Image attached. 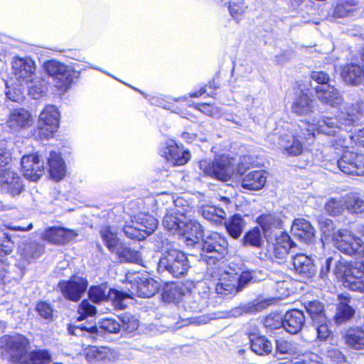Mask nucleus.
<instances>
[{
  "instance_id": "1",
  "label": "nucleus",
  "mask_w": 364,
  "mask_h": 364,
  "mask_svg": "<svg viewBox=\"0 0 364 364\" xmlns=\"http://www.w3.org/2000/svg\"><path fill=\"white\" fill-rule=\"evenodd\" d=\"M363 114L359 105H353L346 112H341L337 117H323L312 119V122H301L292 131H278L267 135V141L276 147L282 149L287 156H299L302 154L305 144L314 141L315 132L326 135H336L341 129L348 134L349 143L342 146L348 147L350 144L364 147V127L356 129L360 123Z\"/></svg>"
},
{
  "instance_id": "2",
  "label": "nucleus",
  "mask_w": 364,
  "mask_h": 364,
  "mask_svg": "<svg viewBox=\"0 0 364 364\" xmlns=\"http://www.w3.org/2000/svg\"><path fill=\"white\" fill-rule=\"evenodd\" d=\"M320 228L326 237L331 238L333 246L347 255L354 256L363 245L361 239L354 237L349 230H335L333 223L330 219L321 221Z\"/></svg>"
},
{
  "instance_id": "3",
  "label": "nucleus",
  "mask_w": 364,
  "mask_h": 364,
  "mask_svg": "<svg viewBox=\"0 0 364 364\" xmlns=\"http://www.w3.org/2000/svg\"><path fill=\"white\" fill-rule=\"evenodd\" d=\"M228 242L225 237L214 232L203 240L201 259L208 265L216 264L228 253Z\"/></svg>"
},
{
  "instance_id": "4",
  "label": "nucleus",
  "mask_w": 364,
  "mask_h": 364,
  "mask_svg": "<svg viewBox=\"0 0 364 364\" xmlns=\"http://www.w3.org/2000/svg\"><path fill=\"white\" fill-rule=\"evenodd\" d=\"M338 278H341L346 288L352 291H364V265L353 264L339 261L334 270Z\"/></svg>"
},
{
  "instance_id": "5",
  "label": "nucleus",
  "mask_w": 364,
  "mask_h": 364,
  "mask_svg": "<svg viewBox=\"0 0 364 364\" xmlns=\"http://www.w3.org/2000/svg\"><path fill=\"white\" fill-rule=\"evenodd\" d=\"M29 340L23 335H4L0 338V348L6 350L13 364H26Z\"/></svg>"
},
{
  "instance_id": "6",
  "label": "nucleus",
  "mask_w": 364,
  "mask_h": 364,
  "mask_svg": "<svg viewBox=\"0 0 364 364\" xmlns=\"http://www.w3.org/2000/svg\"><path fill=\"white\" fill-rule=\"evenodd\" d=\"M235 159L228 156H221L213 162L201 160L199 168L205 176H210L222 181H228L232 176Z\"/></svg>"
},
{
  "instance_id": "7",
  "label": "nucleus",
  "mask_w": 364,
  "mask_h": 364,
  "mask_svg": "<svg viewBox=\"0 0 364 364\" xmlns=\"http://www.w3.org/2000/svg\"><path fill=\"white\" fill-rule=\"evenodd\" d=\"M189 268L190 264L186 255L175 249L168 250L158 263L159 272H167L176 278L185 276Z\"/></svg>"
},
{
  "instance_id": "8",
  "label": "nucleus",
  "mask_w": 364,
  "mask_h": 364,
  "mask_svg": "<svg viewBox=\"0 0 364 364\" xmlns=\"http://www.w3.org/2000/svg\"><path fill=\"white\" fill-rule=\"evenodd\" d=\"M158 225V220L152 215L139 213L124 228L125 235L131 239L144 240L153 233Z\"/></svg>"
},
{
  "instance_id": "9",
  "label": "nucleus",
  "mask_w": 364,
  "mask_h": 364,
  "mask_svg": "<svg viewBox=\"0 0 364 364\" xmlns=\"http://www.w3.org/2000/svg\"><path fill=\"white\" fill-rule=\"evenodd\" d=\"M60 112L54 105H47L39 115V135L44 139L53 136L59 126Z\"/></svg>"
},
{
  "instance_id": "10",
  "label": "nucleus",
  "mask_w": 364,
  "mask_h": 364,
  "mask_svg": "<svg viewBox=\"0 0 364 364\" xmlns=\"http://www.w3.org/2000/svg\"><path fill=\"white\" fill-rule=\"evenodd\" d=\"M159 153L172 166L184 165L191 157L189 151L182 150L173 139H166L162 141Z\"/></svg>"
},
{
  "instance_id": "11",
  "label": "nucleus",
  "mask_w": 364,
  "mask_h": 364,
  "mask_svg": "<svg viewBox=\"0 0 364 364\" xmlns=\"http://www.w3.org/2000/svg\"><path fill=\"white\" fill-rule=\"evenodd\" d=\"M43 68L47 74L53 78L55 86L63 90H68L72 82V76L66 65L55 60H50L44 63Z\"/></svg>"
},
{
  "instance_id": "12",
  "label": "nucleus",
  "mask_w": 364,
  "mask_h": 364,
  "mask_svg": "<svg viewBox=\"0 0 364 364\" xmlns=\"http://www.w3.org/2000/svg\"><path fill=\"white\" fill-rule=\"evenodd\" d=\"M337 166L346 174L364 176V154L346 151L338 160Z\"/></svg>"
},
{
  "instance_id": "13",
  "label": "nucleus",
  "mask_w": 364,
  "mask_h": 364,
  "mask_svg": "<svg viewBox=\"0 0 364 364\" xmlns=\"http://www.w3.org/2000/svg\"><path fill=\"white\" fill-rule=\"evenodd\" d=\"M0 189L12 197L18 196L24 189L23 180L19 174L11 168L0 171Z\"/></svg>"
},
{
  "instance_id": "14",
  "label": "nucleus",
  "mask_w": 364,
  "mask_h": 364,
  "mask_svg": "<svg viewBox=\"0 0 364 364\" xmlns=\"http://www.w3.org/2000/svg\"><path fill=\"white\" fill-rule=\"evenodd\" d=\"M315 90L316 97L321 102L338 108L340 110L339 114L341 112H346L351 107L343 104L340 92L331 85H318Z\"/></svg>"
},
{
  "instance_id": "15",
  "label": "nucleus",
  "mask_w": 364,
  "mask_h": 364,
  "mask_svg": "<svg viewBox=\"0 0 364 364\" xmlns=\"http://www.w3.org/2000/svg\"><path fill=\"white\" fill-rule=\"evenodd\" d=\"M58 287L65 298L77 301L87 289V281L85 278L74 276L68 281L59 282Z\"/></svg>"
},
{
  "instance_id": "16",
  "label": "nucleus",
  "mask_w": 364,
  "mask_h": 364,
  "mask_svg": "<svg viewBox=\"0 0 364 364\" xmlns=\"http://www.w3.org/2000/svg\"><path fill=\"white\" fill-rule=\"evenodd\" d=\"M21 162L23 175L28 179L37 181L43 175L44 162L37 154L23 156Z\"/></svg>"
},
{
  "instance_id": "17",
  "label": "nucleus",
  "mask_w": 364,
  "mask_h": 364,
  "mask_svg": "<svg viewBox=\"0 0 364 364\" xmlns=\"http://www.w3.org/2000/svg\"><path fill=\"white\" fill-rule=\"evenodd\" d=\"M130 283L131 293L139 297H151L159 289V283L146 276L136 275Z\"/></svg>"
},
{
  "instance_id": "18",
  "label": "nucleus",
  "mask_w": 364,
  "mask_h": 364,
  "mask_svg": "<svg viewBox=\"0 0 364 364\" xmlns=\"http://www.w3.org/2000/svg\"><path fill=\"white\" fill-rule=\"evenodd\" d=\"M88 295L90 299L94 303L109 299L114 301L118 306L121 305L122 302L128 297L127 294L117 289H109L107 294V287L104 284L91 287Z\"/></svg>"
},
{
  "instance_id": "19",
  "label": "nucleus",
  "mask_w": 364,
  "mask_h": 364,
  "mask_svg": "<svg viewBox=\"0 0 364 364\" xmlns=\"http://www.w3.org/2000/svg\"><path fill=\"white\" fill-rule=\"evenodd\" d=\"M15 77L21 84L30 81L36 75L35 62L30 58H16L12 64Z\"/></svg>"
},
{
  "instance_id": "20",
  "label": "nucleus",
  "mask_w": 364,
  "mask_h": 364,
  "mask_svg": "<svg viewBox=\"0 0 364 364\" xmlns=\"http://www.w3.org/2000/svg\"><path fill=\"white\" fill-rule=\"evenodd\" d=\"M77 235L74 230L53 227L44 231L42 238L52 244H65L73 240Z\"/></svg>"
},
{
  "instance_id": "21",
  "label": "nucleus",
  "mask_w": 364,
  "mask_h": 364,
  "mask_svg": "<svg viewBox=\"0 0 364 364\" xmlns=\"http://www.w3.org/2000/svg\"><path fill=\"white\" fill-rule=\"evenodd\" d=\"M294 270L301 278L311 279L316 274V269L313 259L303 253H296L292 256Z\"/></svg>"
},
{
  "instance_id": "22",
  "label": "nucleus",
  "mask_w": 364,
  "mask_h": 364,
  "mask_svg": "<svg viewBox=\"0 0 364 364\" xmlns=\"http://www.w3.org/2000/svg\"><path fill=\"white\" fill-rule=\"evenodd\" d=\"M292 235L304 243H310L315 236V230L311 224L304 218L295 219L291 225Z\"/></svg>"
},
{
  "instance_id": "23",
  "label": "nucleus",
  "mask_w": 364,
  "mask_h": 364,
  "mask_svg": "<svg viewBox=\"0 0 364 364\" xmlns=\"http://www.w3.org/2000/svg\"><path fill=\"white\" fill-rule=\"evenodd\" d=\"M182 223L183 228L180 235H186L187 245H193L198 243L199 239L203 237L202 225L193 216L182 221Z\"/></svg>"
},
{
  "instance_id": "24",
  "label": "nucleus",
  "mask_w": 364,
  "mask_h": 364,
  "mask_svg": "<svg viewBox=\"0 0 364 364\" xmlns=\"http://www.w3.org/2000/svg\"><path fill=\"white\" fill-rule=\"evenodd\" d=\"M164 200H166V203L170 202L173 208H170L169 210L174 214L178 215L182 220H186L193 216L194 212L192 207H191L184 199L177 198L173 200L170 196L163 195L156 200V203L159 204V203H163Z\"/></svg>"
},
{
  "instance_id": "25",
  "label": "nucleus",
  "mask_w": 364,
  "mask_h": 364,
  "mask_svg": "<svg viewBox=\"0 0 364 364\" xmlns=\"http://www.w3.org/2000/svg\"><path fill=\"white\" fill-rule=\"evenodd\" d=\"M284 329L291 334H296L305 323V316L302 311L291 309L283 316Z\"/></svg>"
},
{
  "instance_id": "26",
  "label": "nucleus",
  "mask_w": 364,
  "mask_h": 364,
  "mask_svg": "<svg viewBox=\"0 0 364 364\" xmlns=\"http://www.w3.org/2000/svg\"><path fill=\"white\" fill-rule=\"evenodd\" d=\"M219 280L220 282L215 287V290L218 294L222 296L235 294L241 291V288L238 287L237 274L225 272Z\"/></svg>"
},
{
  "instance_id": "27",
  "label": "nucleus",
  "mask_w": 364,
  "mask_h": 364,
  "mask_svg": "<svg viewBox=\"0 0 364 364\" xmlns=\"http://www.w3.org/2000/svg\"><path fill=\"white\" fill-rule=\"evenodd\" d=\"M33 124L31 113L24 109H14L7 120L8 127L14 131L26 129Z\"/></svg>"
},
{
  "instance_id": "28",
  "label": "nucleus",
  "mask_w": 364,
  "mask_h": 364,
  "mask_svg": "<svg viewBox=\"0 0 364 364\" xmlns=\"http://www.w3.org/2000/svg\"><path fill=\"white\" fill-rule=\"evenodd\" d=\"M268 173L264 170H257L245 174L242 179V187L249 191L262 189L267 181Z\"/></svg>"
},
{
  "instance_id": "29",
  "label": "nucleus",
  "mask_w": 364,
  "mask_h": 364,
  "mask_svg": "<svg viewBox=\"0 0 364 364\" xmlns=\"http://www.w3.org/2000/svg\"><path fill=\"white\" fill-rule=\"evenodd\" d=\"M250 348L258 355H267L272 352L273 345L264 336L257 333H248Z\"/></svg>"
},
{
  "instance_id": "30",
  "label": "nucleus",
  "mask_w": 364,
  "mask_h": 364,
  "mask_svg": "<svg viewBox=\"0 0 364 364\" xmlns=\"http://www.w3.org/2000/svg\"><path fill=\"white\" fill-rule=\"evenodd\" d=\"M50 176L55 181L62 180L66 173V166L60 154L52 151L48 158Z\"/></svg>"
},
{
  "instance_id": "31",
  "label": "nucleus",
  "mask_w": 364,
  "mask_h": 364,
  "mask_svg": "<svg viewBox=\"0 0 364 364\" xmlns=\"http://www.w3.org/2000/svg\"><path fill=\"white\" fill-rule=\"evenodd\" d=\"M314 100L307 94L301 92L294 99L291 105V112L296 115H308L314 111Z\"/></svg>"
},
{
  "instance_id": "32",
  "label": "nucleus",
  "mask_w": 364,
  "mask_h": 364,
  "mask_svg": "<svg viewBox=\"0 0 364 364\" xmlns=\"http://www.w3.org/2000/svg\"><path fill=\"white\" fill-rule=\"evenodd\" d=\"M341 75L343 80L350 85H358L364 81L363 68L354 63L346 65L342 69Z\"/></svg>"
},
{
  "instance_id": "33",
  "label": "nucleus",
  "mask_w": 364,
  "mask_h": 364,
  "mask_svg": "<svg viewBox=\"0 0 364 364\" xmlns=\"http://www.w3.org/2000/svg\"><path fill=\"white\" fill-rule=\"evenodd\" d=\"M296 245L291 241L287 233L282 232L276 239L274 245V255L278 259H284L290 252H294Z\"/></svg>"
},
{
  "instance_id": "34",
  "label": "nucleus",
  "mask_w": 364,
  "mask_h": 364,
  "mask_svg": "<svg viewBox=\"0 0 364 364\" xmlns=\"http://www.w3.org/2000/svg\"><path fill=\"white\" fill-rule=\"evenodd\" d=\"M112 352L109 349L105 347L92 346L85 350L86 360L92 364L105 363L110 361Z\"/></svg>"
},
{
  "instance_id": "35",
  "label": "nucleus",
  "mask_w": 364,
  "mask_h": 364,
  "mask_svg": "<svg viewBox=\"0 0 364 364\" xmlns=\"http://www.w3.org/2000/svg\"><path fill=\"white\" fill-rule=\"evenodd\" d=\"M245 225L246 223L245 220L239 214L232 215L225 223L227 232L232 238L235 239L240 237Z\"/></svg>"
},
{
  "instance_id": "36",
  "label": "nucleus",
  "mask_w": 364,
  "mask_h": 364,
  "mask_svg": "<svg viewBox=\"0 0 364 364\" xmlns=\"http://www.w3.org/2000/svg\"><path fill=\"white\" fill-rule=\"evenodd\" d=\"M23 85L27 87L28 93L34 99H38L47 91V86L44 79L36 74Z\"/></svg>"
},
{
  "instance_id": "37",
  "label": "nucleus",
  "mask_w": 364,
  "mask_h": 364,
  "mask_svg": "<svg viewBox=\"0 0 364 364\" xmlns=\"http://www.w3.org/2000/svg\"><path fill=\"white\" fill-rule=\"evenodd\" d=\"M69 334L75 336L90 338L91 340H97L100 335V330L96 326H87L82 324L70 325L68 328Z\"/></svg>"
},
{
  "instance_id": "38",
  "label": "nucleus",
  "mask_w": 364,
  "mask_h": 364,
  "mask_svg": "<svg viewBox=\"0 0 364 364\" xmlns=\"http://www.w3.org/2000/svg\"><path fill=\"white\" fill-rule=\"evenodd\" d=\"M121 262H133L139 264H142L141 255L139 252L122 245V244L114 250Z\"/></svg>"
},
{
  "instance_id": "39",
  "label": "nucleus",
  "mask_w": 364,
  "mask_h": 364,
  "mask_svg": "<svg viewBox=\"0 0 364 364\" xmlns=\"http://www.w3.org/2000/svg\"><path fill=\"white\" fill-rule=\"evenodd\" d=\"M264 304L262 303H257L255 304H247L242 306H237L230 309V311L222 312L220 318H232L238 317L244 314H254L261 311Z\"/></svg>"
},
{
  "instance_id": "40",
  "label": "nucleus",
  "mask_w": 364,
  "mask_h": 364,
  "mask_svg": "<svg viewBox=\"0 0 364 364\" xmlns=\"http://www.w3.org/2000/svg\"><path fill=\"white\" fill-rule=\"evenodd\" d=\"M21 255L28 261L39 257L44 251L43 246L36 242H26L19 250Z\"/></svg>"
},
{
  "instance_id": "41",
  "label": "nucleus",
  "mask_w": 364,
  "mask_h": 364,
  "mask_svg": "<svg viewBox=\"0 0 364 364\" xmlns=\"http://www.w3.org/2000/svg\"><path fill=\"white\" fill-rule=\"evenodd\" d=\"M358 9L357 0H339L334 9L333 16L335 18H343L355 12Z\"/></svg>"
},
{
  "instance_id": "42",
  "label": "nucleus",
  "mask_w": 364,
  "mask_h": 364,
  "mask_svg": "<svg viewBox=\"0 0 364 364\" xmlns=\"http://www.w3.org/2000/svg\"><path fill=\"white\" fill-rule=\"evenodd\" d=\"M200 211L205 219L216 224L220 223L222 220L225 219L226 217L225 210L223 208H218L215 205L203 206Z\"/></svg>"
},
{
  "instance_id": "43",
  "label": "nucleus",
  "mask_w": 364,
  "mask_h": 364,
  "mask_svg": "<svg viewBox=\"0 0 364 364\" xmlns=\"http://www.w3.org/2000/svg\"><path fill=\"white\" fill-rule=\"evenodd\" d=\"M304 306L314 323L324 322L326 320L323 305L321 302L318 301H308L304 304Z\"/></svg>"
},
{
  "instance_id": "44",
  "label": "nucleus",
  "mask_w": 364,
  "mask_h": 364,
  "mask_svg": "<svg viewBox=\"0 0 364 364\" xmlns=\"http://www.w3.org/2000/svg\"><path fill=\"white\" fill-rule=\"evenodd\" d=\"M184 295L183 287L181 284H171L163 290L162 299L165 302H178Z\"/></svg>"
},
{
  "instance_id": "45",
  "label": "nucleus",
  "mask_w": 364,
  "mask_h": 364,
  "mask_svg": "<svg viewBox=\"0 0 364 364\" xmlns=\"http://www.w3.org/2000/svg\"><path fill=\"white\" fill-rule=\"evenodd\" d=\"M182 221H183L182 218L168 210L164 216L163 225L166 230L172 233L180 235L183 228Z\"/></svg>"
},
{
  "instance_id": "46",
  "label": "nucleus",
  "mask_w": 364,
  "mask_h": 364,
  "mask_svg": "<svg viewBox=\"0 0 364 364\" xmlns=\"http://www.w3.org/2000/svg\"><path fill=\"white\" fill-rule=\"evenodd\" d=\"M346 343L354 349L364 348V331L360 328L349 329L346 333Z\"/></svg>"
},
{
  "instance_id": "47",
  "label": "nucleus",
  "mask_w": 364,
  "mask_h": 364,
  "mask_svg": "<svg viewBox=\"0 0 364 364\" xmlns=\"http://www.w3.org/2000/svg\"><path fill=\"white\" fill-rule=\"evenodd\" d=\"M51 361L52 356L48 350L38 349L28 353L26 364H50Z\"/></svg>"
},
{
  "instance_id": "48",
  "label": "nucleus",
  "mask_w": 364,
  "mask_h": 364,
  "mask_svg": "<svg viewBox=\"0 0 364 364\" xmlns=\"http://www.w3.org/2000/svg\"><path fill=\"white\" fill-rule=\"evenodd\" d=\"M101 236L104 243L112 252L117 250V248L121 245L117 237L116 232L112 230L109 226H105L100 231Z\"/></svg>"
},
{
  "instance_id": "49",
  "label": "nucleus",
  "mask_w": 364,
  "mask_h": 364,
  "mask_svg": "<svg viewBox=\"0 0 364 364\" xmlns=\"http://www.w3.org/2000/svg\"><path fill=\"white\" fill-rule=\"evenodd\" d=\"M346 209V197L332 198L326 205L325 210L331 215H338Z\"/></svg>"
},
{
  "instance_id": "50",
  "label": "nucleus",
  "mask_w": 364,
  "mask_h": 364,
  "mask_svg": "<svg viewBox=\"0 0 364 364\" xmlns=\"http://www.w3.org/2000/svg\"><path fill=\"white\" fill-rule=\"evenodd\" d=\"M355 310L348 304V301H342L338 305L335 316L337 323L341 324L350 319L354 314Z\"/></svg>"
},
{
  "instance_id": "51",
  "label": "nucleus",
  "mask_w": 364,
  "mask_h": 364,
  "mask_svg": "<svg viewBox=\"0 0 364 364\" xmlns=\"http://www.w3.org/2000/svg\"><path fill=\"white\" fill-rule=\"evenodd\" d=\"M346 209L351 213H361L364 212V200L354 194L346 196Z\"/></svg>"
},
{
  "instance_id": "52",
  "label": "nucleus",
  "mask_w": 364,
  "mask_h": 364,
  "mask_svg": "<svg viewBox=\"0 0 364 364\" xmlns=\"http://www.w3.org/2000/svg\"><path fill=\"white\" fill-rule=\"evenodd\" d=\"M14 242L6 231V229L0 227V255H9L14 249Z\"/></svg>"
},
{
  "instance_id": "53",
  "label": "nucleus",
  "mask_w": 364,
  "mask_h": 364,
  "mask_svg": "<svg viewBox=\"0 0 364 364\" xmlns=\"http://www.w3.org/2000/svg\"><path fill=\"white\" fill-rule=\"evenodd\" d=\"M248 8L245 0H231L229 3L228 10L230 15L238 19L244 15Z\"/></svg>"
},
{
  "instance_id": "54",
  "label": "nucleus",
  "mask_w": 364,
  "mask_h": 364,
  "mask_svg": "<svg viewBox=\"0 0 364 364\" xmlns=\"http://www.w3.org/2000/svg\"><path fill=\"white\" fill-rule=\"evenodd\" d=\"M264 325L271 332L281 328H284L283 316L279 314L272 313L266 317Z\"/></svg>"
},
{
  "instance_id": "55",
  "label": "nucleus",
  "mask_w": 364,
  "mask_h": 364,
  "mask_svg": "<svg viewBox=\"0 0 364 364\" xmlns=\"http://www.w3.org/2000/svg\"><path fill=\"white\" fill-rule=\"evenodd\" d=\"M98 329L100 330V335L98 336L99 338L102 336L103 331L112 333L119 332L121 329V324L114 318H104L100 323Z\"/></svg>"
},
{
  "instance_id": "56",
  "label": "nucleus",
  "mask_w": 364,
  "mask_h": 364,
  "mask_svg": "<svg viewBox=\"0 0 364 364\" xmlns=\"http://www.w3.org/2000/svg\"><path fill=\"white\" fill-rule=\"evenodd\" d=\"M245 243L257 247L261 246L262 237L259 228H255L246 233L245 236Z\"/></svg>"
},
{
  "instance_id": "57",
  "label": "nucleus",
  "mask_w": 364,
  "mask_h": 364,
  "mask_svg": "<svg viewBox=\"0 0 364 364\" xmlns=\"http://www.w3.org/2000/svg\"><path fill=\"white\" fill-rule=\"evenodd\" d=\"M198 299L199 300L193 299L191 296L186 297V300L184 301L185 309L191 312H200L205 307L206 301L200 300L199 296Z\"/></svg>"
},
{
  "instance_id": "58",
  "label": "nucleus",
  "mask_w": 364,
  "mask_h": 364,
  "mask_svg": "<svg viewBox=\"0 0 364 364\" xmlns=\"http://www.w3.org/2000/svg\"><path fill=\"white\" fill-rule=\"evenodd\" d=\"M120 321L121 328L127 333H133L139 327V321L131 315H124Z\"/></svg>"
},
{
  "instance_id": "59",
  "label": "nucleus",
  "mask_w": 364,
  "mask_h": 364,
  "mask_svg": "<svg viewBox=\"0 0 364 364\" xmlns=\"http://www.w3.org/2000/svg\"><path fill=\"white\" fill-rule=\"evenodd\" d=\"M276 350L281 354L294 355L297 348L295 343L280 339L276 341Z\"/></svg>"
},
{
  "instance_id": "60",
  "label": "nucleus",
  "mask_w": 364,
  "mask_h": 364,
  "mask_svg": "<svg viewBox=\"0 0 364 364\" xmlns=\"http://www.w3.org/2000/svg\"><path fill=\"white\" fill-rule=\"evenodd\" d=\"M257 222L264 230L277 228L280 225L281 223L278 218H276L274 215L270 214L261 215L258 218Z\"/></svg>"
},
{
  "instance_id": "61",
  "label": "nucleus",
  "mask_w": 364,
  "mask_h": 364,
  "mask_svg": "<svg viewBox=\"0 0 364 364\" xmlns=\"http://www.w3.org/2000/svg\"><path fill=\"white\" fill-rule=\"evenodd\" d=\"M79 317L77 318V321H80L85 319L87 316H92L96 314V308L91 305L88 301L83 300L80 305L78 307Z\"/></svg>"
},
{
  "instance_id": "62",
  "label": "nucleus",
  "mask_w": 364,
  "mask_h": 364,
  "mask_svg": "<svg viewBox=\"0 0 364 364\" xmlns=\"http://www.w3.org/2000/svg\"><path fill=\"white\" fill-rule=\"evenodd\" d=\"M326 320L324 322L314 323L317 334V337L321 341H326L331 335V332L326 324Z\"/></svg>"
},
{
  "instance_id": "63",
  "label": "nucleus",
  "mask_w": 364,
  "mask_h": 364,
  "mask_svg": "<svg viewBox=\"0 0 364 364\" xmlns=\"http://www.w3.org/2000/svg\"><path fill=\"white\" fill-rule=\"evenodd\" d=\"M36 311L41 317L50 319L53 316V309L46 302H39L36 306Z\"/></svg>"
},
{
  "instance_id": "64",
  "label": "nucleus",
  "mask_w": 364,
  "mask_h": 364,
  "mask_svg": "<svg viewBox=\"0 0 364 364\" xmlns=\"http://www.w3.org/2000/svg\"><path fill=\"white\" fill-rule=\"evenodd\" d=\"M326 355L333 362L337 364H341L345 361V357L342 353L335 347H331L326 352Z\"/></svg>"
}]
</instances>
